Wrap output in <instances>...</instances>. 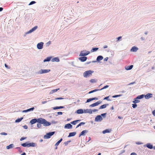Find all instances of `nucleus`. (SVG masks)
<instances>
[{"label": "nucleus", "instance_id": "nucleus-7", "mask_svg": "<svg viewBox=\"0 0 155 155\" xmlns=\"http://www.w3.org/2000/svg\"><path fill=\"white\" fill-rule=\"evenodd\" d=\"M50 71V69H41L38 72L39 74H42L44 73H46L49 72Z\"/></svg>", "mask_w": 155, "mask_h": 155}, {"label": "nucleus", "instance_id": "nucleus-59", "mask_svg": "<svg viewBox=\"0 0 155 155\" xmlns=\"http://www.w3.org/2000/svg\"><path fill=\"white\" fill-rule=\"evenodd\" d=\"M63 99V98H62V97H58V98H56L55 99V100H61V99Z\"/></svg>", "mask_w": 155, "mask_h": 155}, {"label": "nucleus", "instance_id": "nucleus-18", "mask_svg": "<svg viewBox=\"0 0 155 155\" xmlns=\"http://www.w3.org/2000/svg\"><path fill=\"white\" fill-rule=\"evenodd\" d=\"M144 146H146L148 148L150 149H152V148L153 149V145H151L150 143H147Z\"/></svg>", "mask_w": 155, "mask_h": 155}, {"label": "nucleus", "instance_id": "nucleus-32", "mask_svg": "<svg viewBox=\"0 0 155 155\" xmlns=\"http://www.w3.org/2000/svg\"><path fill=\"white\" fill-rule=\"evenodd\" d=\"M64 108L63 106H59V107L57 106V107H53V108L54 110H56V109H62V108Z\"/></svg>", "mask_w": 155, "mask_h": 155}, {"label": "nucleus", "instance_id": "nucleus-15", "mask_svg": "<svg viewBox=\"0 0 155 155\" xmlns=\"http://www.w3.org/2000/svg\"><path fill=\"white\" fill-rule=\"evenodd\" d=\"M28 146L29 147H37V144L36 143H28Z\"/></svg>", "mask_w": 155, "mask_h": 155}, {"label": "nucleus", "instance_id": "nucleus-43", "mask_svg": "<svg viewBox=\"0 0 155 155\" xmlns=\"http://www.w3.org/2000/svg\"><path fill=\"white\" fill-rule=\"evenodd\" d=\"M41 124H40L39 123L37 124V126L38 128H40L41 127Z\"/></svg>", "mask_w": 155, "mask_h": 155}, {"label": "nucleus", "instance_id": "nucleus-6", "mask_svg": "<svg viewBox=\"0 0 155 155\" xmlns=\"http://www.w3.org/2000/svg\"><path fill=\"white\" fill-rule=\"evenodd\" d=\"M37 28H38L37 26H35L32 29H30L29 31L25 32L24 35V36H25L29 34H30V33H32L33 31H35L36 30Z\"/></svg>", "mask_w": 155, "mask_h": 155}, {"label": "nucleus", "instance_id": "nucleus-2", "mask_svg": "<svg viewBox=\"0 0 155 155\" xmlns=\"http://www.w3.org/2000/svg\"><path fill=\"white\" fill-rule=\"evenodd\" d=\"M94 72L93 71L89 70L84 72L83 73V76L85 78H87L91 75Z\"/></svg>", "mask_w": 155, "mask_h": 155}, {"label": "nucleus", "instance_id": "nucleus-3", "mask_svg": "<svg viewBox=\"0 0 155 155\" xmlns=\"http://www.w3.org/2000/svg\"><path fill=\"white\" fill-rule=\"evenodd\" d=\"M55 133L54 131L49 132L47 133L44 136V138L45 139H48L50 138Z\"/></svg>", "mask_w": 155, "mask_h": 155}, {"label": "nucleus", "instance_id": "nucleus-45", "mask_svg": "<svg viewBox=\"0 0 155 155\" xmlns=\"http://www.w3.org/2000/svg\"><path fill=\"white\" fill-rule=\"evenodd\" d=\"M109 97V96H107V97H106L104 99V100H106L108 101H111V100L108 99Z\"/></svg>", "mask_w": 155, "mask_h": 155}, {"label": "nucleus", "instance_id": "nucleus-42", "mask_svg": "<svg viewBox=\"0 0 155 155\" xmlns=\"http://www.w3.org/2000/svg\"><path fill=\"white\" fill-rule=\"evenodd\" d=\"M51 43V41H49L48 42H47L46 44V46L48 47L49 46V45H50Z\"/></svg>", "mask_w": 155, "mask_h": 155}, {"label": "nucleus", "instance_id": "nucleus-63", "mask_svg": "<svg viewBox=\"0 0 155 155\" xmlns=\"http://www.w3.org/2000/svg\"><path fill=\"white\" fill-rule=\"evenodd\" d=\"M130 155H137V154L135 153H132L130 154Z\"/></svg>", "mask_w": 155, "mask_h": 155}, {"label": "nucleus", "instance_id": "nucleus-48", "mask_svg": "<svg viewBox=\"0 0 155 155\" xmlns=\"http://www.w3.org/2000/svg\"><path fill=\"white\" fill-rule=\"evenodd\" d=\"M136 144H137V145H140V144H143V143H141V142H136Z\"/></svg>", "mask_w": 155, "mask_h": 155}, {"label": "nucleus", "instance_id": "nucleus-41", "mask_svg": "<svg viewBox=\"0 0 155 155\" xmlns=\"http://www.w3.org/2000/svg\"><path fill=\"white\" fill-rule=\"evenodd\" d=\"M108 87H109V86L108 85H106L105 86H104L102 88H101V89H99V91H101V90H102L103 89L107 88H108Z\"/></svg>", "mask_w": 155, "mask_h": 155}, {"label": "nucleus", "instance_id": "nucleus-60", "mask_svg": "<svg viewBox=\"0 0 155 155\" xmlns=\"http://www.w3.org/2000/svg\"><path fill=\"white\" fill-rule=\"evenodd\" d=\"M57 114L58 115H62V112H58Z\"/></svg>", "mask_w": 155, "mask_h": 155}, {"label": "nucleus", "instance_id": "nucleus-12", "mask_svg": "<svg viewBox=\"0 0 155 155\" xmlns=\"http://www.w3.org/2000/svg\"><path fill=\"white\" fill-rule=\"evenodd\" d=\"M82 57H80L78 58V59L81 62H84L87 59V57L84 56H82Z\"/></svg>", "mask_w": 155, "mask_h": 155}, {"label": "nucleus", "instance_id": "nucleus-17", "mask_svg": "<svg viewBox=\"0 0 155 155\" xmlns=\"http://www.w3.org/2000/svg\"><path fill=\"white\" fill-rule=\"evenodd\" d=\"M51 61L52 62H59L60 61V60H59V58L58 57H55V58H52L51 59Z\"/></svg>", "mask_w": 155, "mask_h": 155}, {"label": "nucleus", "instance_id": "nucleus-49", "mask_svg": "<svg viewBox=\"0 0 155 155\" xmlns=\"http://www.w3.org/2000/svg\"><path fill=\"white\" fill-rule=\"evenodd\" d=\"M91 101H92L91 98H89V99H88L87 100V101L86 103H88V102H89Z\"/></svg>", "mask_w": 155, "mask_h": 155}, {"label": "nucleus", "instance_id": "nucleus-58", "mask_svg": "<svg viewBox=\"0 0 155 155\" xmlns=\"http://www.w3.org/2000/svg\"><path fill=\"white\" fill-rule=\"evenodd\" d=\"M108 59V57H107L104 59V61H107Z\"/></svg>", "mask_w": 155, "mask_h": 155}, {"label": "nucleus", "instance_id": "nucleus-44", "mask_svg": "<svg viewBox=\"0 0 155 155\" xmlns=\"http://www.w3.org/2000/svg\"><path fill=\"white\" fill-rule=\"evenodd\" d=\"M36 3V2L34 1H32L29 4V5H32L33 4H34Z\"/></svg>", "mask_w": 155, "mask_h": 155}, {"label": "nucleus", "instance_id": "nucleus-5", "mask_svg": "<svg viewBox=\"0 0 155 155\" xmlns=\"http://www.w3.org/2000/svg\"><path fill=\"white\" fill-rule=\"evenodd\" d=\"M41 118L38 119L34 118L32 119L30 122V123L31 124H33L36 122L40 123Z\"/></svg>", "mask_w": 155, "mask_h": 155}, {"label": "nucleus", "instance_id": "nucleus-52", "mask_svg": "<svg viewBox=\"0 0 155 155\" xmlns=\"http://www.w3.org/2000/svg\"><path fill=\"white\" fill-rule=\"evenodd\" d=\"M71 141L70 140H69V141H67V142L64 143L65 144V145H67L68 144V143L70 142Z\"/></svg>", "mask_w": 155, "mask_h": 155}, {"label": "nucleus", "instance_id": "nucleus-40", "mask_svg": "<svg viewBox=\"0 0 155 155\" xmlns=\"http://www.w3.org/2000/svg\"><path fill=\"white\" fill-rule=\"evenodd\" d=\"M122 96V95L121 94H119V95H114L112 96L113 98H116L118 97H120Z\"/></svg>", "mask_w": 155, "mask_h": 155}, {"label": "nucleus", "instance_id": "nucleus-9", "mask_svg": "<svg viewBox=\"0 0 155 155\" xmlns=\"http://www.w3.org/2000/svg\"><path fill=\"white\" fill-rule=\"evenodd\" d=\"M44 44V43L42 42L38 43L37 45V47L38 49L39 50L42 49L43 48Z\"/></svg>", "mask_w": 155, "mask_h": 155}, {"label": "nucleus", "instance_id": "nucleus-34", "mask_svg": "<svg viewBox=\"0 0 155 155\" xmlns=\"http://www.w3.org/2000/svg\"><path fill=\"white\" fill-rule=\"evenodd\" d=\"M98 105L97 103L96 102V103H95L92 104L90 105L89 106V107H95L96 106H97Z\"/></svg>", "mask_w": 155, "mask_h": 155}, {"label": "nucleus", "instance_id": "nucleus-21", "mask_svg": "<svg viewBox=\"0 0 155 155\" xmlns=\"http://www.w3.org/2000/svg\"><path fill=\"white\" fill-rule=\"evenodd\" d=\"M76 134V132H73L70 133L68 136V137H70L74 136Z\"/></svg>", "mask_w": 155, "mask_h": 155}, {"label": "nucleus", "instance_id": "nucleus-53", "mask_svg": "<svg viewBox=\"0 0 155 155\" xmlns=\"http://www.w3.org/2000/svg\"><path fill=\"white\" fill-rule=\"evenodd\" d=\"M26 137H22L21 138V139H20V141H22L24 140H25L26 139Z\"/></svg>", "mask_w": 155, "mask_h": 155}, {"label": "nucleus", "instance_id": "nucleus-10", "mask_svg": "<svg viewBox=\"0 0 155 155\" xmlns=\"http://www.w3.org/2000/svg\"><path fill=\"white\" fill-rule=\"evenodd\" d=\"M138 50L137 47L135 46H133L130 50L131 52H136Z\"/></svg>", "mask_w": 155, "mask_h": 155}, {"label": "nucleus", "instance_id": "nucleus-16", "mask_svg": "<svg viewBox=\"0 0 155 155\" xmlns=\"http://www.w3.org/2000/svg\"><path fill=\"white\" fill-rule=\"evenodd\" d=\"M88 132V131L87 130H84L82 131L81 133L80 134L79 137H81V136H84L85 135V134Z\"/></svg>", "mask_w": 155, "mask_h": 155}, {"label": "nucleus", "instance_id": "nucleus-35", "mask_svg": "<svg viewBox=\"0 0 155 155\" xmlns=\"http://www.w3.org/2000/svg\"><path fill=\"white\" fill-rule=\"evenodd\" d=\"M98 48H93L91 51V52H94L97 51L98 49Z\"/></svg>", "mask_w": 155, "mask_h": 155}, {"label": "nucleus", "instance_id": "nucleus-13", "mask_svg": "<svg viewBox=\"0 0 155 155\" xmlns=\"http://www.w3.org/2000/svg\"><path fill=\"white\" fill-rule=\"evenodd\" d=\"M153 94H152L148 93L144 96V97L146 99H149L150 98L152 97Z\"/></svg>", "mask_w": 155, "mask_h": 155}, {"label": "nucleus", "instance_id": "nucleus-39", "mask_svg": "<svg viewBox=\"0 0 155 155\" xmlns=\"http://www.w3.org/2000/svg\"><path fill=\"white\" fill-rule=\"evenodd\" d=\"M85 124V123L84 122H81L79 124H78L76 127V128H77L78 127H79V126H81V125H83V124Z\"/></svg>", "mask_w": 155, "mask_h": 155}, {"label": "nucleus", "instance_id": "nucleus-50", "mask_svg": "<svg viewBox=\"0 0 155 155\" xmlns=\"http://www.w3.org/2000/svg\"><path fill=\"white\" fill-rule=\"evenodd\" d=\"M90 82L91 83H95L96 82V81H95V80L94 79H92L90 80Z\"/></svg>", "mask_w": 155, "mask_h": 155}, {"label": "nucleus", "instance_id": "nucleus-14", "mask_svg": "<svg viewBox=\"0 0 155 155\" xmlns=\"http://www.w3.org/2000/svg\"><path fill=\"white\" fill-rule=\"evenodd\" d=\"M72 127V126L70 124H68L65 125L64 128L71 129Z\"/></svg>", "mask_w": 155, "mask_h": 155}, {"label": "nucleus", "instance_id": "nucleus-20", "mask_svg": "<svg viewBox=\"0 0 155 155\" xmlns=\"http://www.w3.org/2000/svg\"><path fill=\"white\" fill-rule=\"evenodd\" d=\"M103 58V57L101 55L98 56H97L96 60L97 61H100L102 60Z\"/></svg>", "mask_w": 155, "mask_h": 155}, {"label": "nucleus", "instance_id": "nucleus-64", "mask_svg": "<svg viewBox=\"0 0 155 155\" xmlns=\"http://www.w3.org/2000/svg\"><path fill=\"white\" fill-rule=\"evenodd\" d=\"M26 155V153H25L24 152V153H22L21 155Z\"/></svg>", "mask_w": 155, "mask_h": 155}, {"label": "nucleus", "instance_id": "nucleus-25", "mask_svg": "<svg viewBox=\"0 0 155 155\" xmlns=\"http://www.w3.org/2000/svg\"><path fill=\"white\" fill-rule=\"evenodd\" d=\"M111 130H109L108 129H106L105 130H104L102 131V133L104 134L107 133H109L110 132Z\"/></svg>", "mask_w": 155, "mask_h": 155}, {"label": "nucleus", "instance_id": "nucleus-33", "mask_svg": "<svg viewBox=\"0 0 155 155\" xmlns=\"http://www.w3.org/2000/svg\"><path fill=\"white\" fill-rule=\"evenodd\" d=\"M81 120H74V121H72L71 122V123L73 125H75L77 123L78 121H79Z\"/></svg>", "mask_w": 155, "mask_h": 155}, {"label": "nucleus", "instance_id": "nucleus-36", "mask_svg": "<svg viewBox=\"0 0 155 155\" xmlns=\"http://www.w3.org/2000/svg\"><path fill=\"white\" fill-rule=\"evenodd\" d=\"M99 91V89H94V90H93L92 91H89L88 93V94H91L92 93H93V92H96V91Z\"/></svg>", "mask_w": 155, "mask_h": 155}, {"label": "nucleus", "instance_id": "nucleus-23", "mask_svg": "<svg viewBox=\"0 0 155 155\" xmlns=\"http://www.w3.org/2000/svg\"><path fill=\"white\" fill-rule=\"evenodd\" d=\"M84 112L83 109H80L77 110L76 113L78 114H82Z\"/></svg>", "mask_w": 155, "mask_h": 155}, {"label": "nucleus", "instance_id": "nucleus-27", "mask_svg": "<svg viewBox=\"0 0 155 155\" xmlns=\"http://www.w3.org/2000/svg\"><path fill=\"white\" fill-rule=\"evenodd\" d=\"M108 105V104H104L102 105L99 108V109H104Z\"/></svg>", "mask_w": 155, "mask_h": 155}, {"label": "nucleus", "instance_id": "nucleus-28", "mask_svg": "<svg viewBox=\"0 0 155 155\" xmlns=\"http://www.w3.org/2000/svg\"><path fill=\"white\" fill-rule=\"evenodd\" d=\"M59 88H57L56 89H55L53 90H51L50 92V94H53L54 93H55V92L57 91H58L59 90Z\"/></svg>", "mask_w": 155, "mask_h": 155}, {"label": "nucleus", "instance_id": "nucleus-47", "mask_svg": "<svg viewBox=\"0 0 155 155\" xmlns=\"http://www.w3.org/2000/svg\"><path fill=\"white\" fill-rule=\"evenodd\" d=\"M0 134L1 135H7V134L5 132H2L0 133Z\"/></svg>", "mask_w": 155, "mask_h": 155}, {"label": "nucleus", "instance_id": "nucleus-62", "mask_svg": "<svg viewBox=\"0 0 155 155\" xmlns=\"http://www.w3.org/2000/svg\"><path fill=\"white\" fill-rule=\"evenodd\" d=\"M152 114L154 116H155V110L153 111Z\"/></svg>", "mask_w": 155, "mask_h": 155}, {"label": "nucleus", "instance_id": "nucleus-31", "mask_svg": "<svg viewBox=\"0 0 155 155\" xmlns=\"http://www.w3.org/2000/svg\"><path fill=\"white\" fill-rule=\"evenodd\" d=\"M21 145L23 147H29L28 143L27 142L22 143L21 144Z\"/></svg>", "mask_w": 155, "mask_h": 155}, {"label": "nucleus", "instance_id": "nucleus-24", "mask_svg": "<svg viewBox=\"0 0 155 155\" xmlns=\"http://www.w3.org/2000/svg\"><path fill=\"white\" fill-rule=\"evenodd\" d=\"M52 58V57H47L44 60V62H45L46 61H49L51 60Z\"/></svg>", "mask_w": 155, "mask_h": 155}, {"label": "nucleus", "instance_id": "nucleus-19", "mask_svg": "<svg viewBox=\"0 0 155 155\" xmlns=\"http://www.w3.org/2000/svg\"><path fill=\"white\" fill-rule=\"evenodd\" d=\"M84 112L85 113H89L90 114H92V110L91 109H87L84 110Z\"/></svg>", "mask_w": 155, "mask_h": 155}, {"label": "nucleus", "instance_id": "nucleus-37", "mask_svg": "<svg viewBox=\"0 0 155 155\" xmlns=\"http://www.w3.org/2000/svg\"><path fill=\"white\" fill-rule=\"evenodd\" d=\"M23 119V117H21L20 118H18L15 121V123H19Z\"/></svg>", "mask_w": 155, "mask_h": 155}, {"label": "nucleus", "instance_id": "nucleus-11", "mask_svg": "<svg viewBox=\"0 0 155 155\" xmlns=\"http://www.w3.org/2000/svg\"><path fill=\"white\" fill-rule=\"evenodd\" d=\"M34 109H35V108L34 107H32L31 108L28 109L27 110H22V113H27V112H29L30 111H32L34 110Z\"/></svg>", "mask_w": 155, "mask_h": 155}, {"label": "nucleus", "instance_id": "nucleus-38", "mask_svg": "<svg viewBox=\"0 0 155 155\" xmlns=\"http://www.w3.org/2000/svg\"><path fill=\"white\" fill-rule=\"evenodd\" d=\"M140 102V101L138 99H136V98L134 99V100L133 101V102L134 104L139 103Z\"/></svg>", "mask_w": 155, "mask_h": 155}, {"label": "nucleus", "instance_id": "nucleus-1", "mask_svg": "<svg viewBox=\"0 0 155 155\" xmlns=\"http://www.w3.org/2000/svg\"><path fill=\"white\" fill-rule=\"evenodd\" d=\"M43 124V126L45 127H47L50 125L51 123L46 120L45 119L41 117L40 123Z\"/></svg>", "mask_w": 155, "mask_h": 155}, {"label": "nucleus", "instance_id": "nucleus-26", "mask_svg": "<svg viewBox=\"0 0 155 155\" xmlns=\"http://www.w3.org/2000/svg\"><path fill=\"white\" fill-rule=\"evenodd\" d=\"M133 66L131 65L130 66H128L125 68V69L127 70H130L131 69L133 68Z\"/></svg>", "mask_w": 155, "mask_h": 155}, {"label": "nucleus", "instance_id": "nucleus-56", "mask_svg": "<svg viewBox=\"0 0 155 155\" xmlns=\"http://www.w3.org/2000/svg\"><path fill=\"white\" fill-rule=\"evenodd\" d=\"M23 127L25 129H27L28 128V126L26 125H25Z\"/></svg>", "mask_w": 155, "mask_h": 155}, {"label": "nucleus", "instance_id": "nucleus-30", "mask_svg": "<svg viewBox=\"0 0 155 155\" xmlns=\"http://www.w3.org/2000/svg\"><path fill=\"white\" fill-rule=\"evenodd\" d=\"M62 139L61 138L59 140H58L55 144V147H57L58 146L59 144L62 141Z\"/></svg>", "mask_w": 155, "mask_h": 155}, {"label": "nucleus", "instance_id": "nucleus-57", "mask_svg": "<svg viewBox=\"0 0 155 155\" xmlns=\"http://www.w3.org/2000/svg\"><path fill=\"white\" fill-rule=\"evenodd\" d=\"M92 99V101H93L95 100H97L98 99V98H97V97H94L92 98H91Z\"/></svg>", "mask_w": 155, "mask_h": 155}, {"label": "nucleus", "instance_id": "nucleus-8", "mask_svg": "<svg viewBox=\"0 0 155 155\" xmlns=\"http://www.w3.org/2000/svg\"><path fill=\"white\" fill-rule=\"evenodd\" d=\"M103 120V118L100 115L97 116L95 118V121L96 122H101Z\"/></svg>", "mask_w": 155, "mask_h": 155}, {"label": "nucleus", "instance_id": "nucleus-22", "mask_svg": "<svg viewBox=\"0 0 155 155\" xmlns=\"http://www.w3.org/2000/svg\"><path fill=\"white\" fill-rule=\"evenodd\" d=\"M14 147V145L13 144H11L8 146H7L6 148L7 149H10Z\"/></svg>", "mask_w": 155, "mask_h": 155}, {"label": "nucleus", "instance_id": "nucleus-29", "mask_svg": "<svg viewBox=\"0 0 155 155\" xmlns=\"http://www.w3.org/2000/svg\"><path fill=\"white\" fill-rule=\"evenodd\" d=\"M144 97V95L143 94H142L140 95H139L136 98V99H140L143 98Z\"/></svg>", "mask_w": 155, "mask_h": 155}, {"label": "nucleus", "instance_id": "nucleus-46", "mask_svg": "<svg viewBox=\"0 0 155 155\" xmlns=\"http://www.w3.org/2000/svg\"><path fill=\"white\" fill-rule=\"evenodd\" d=\"M132 105V107L134 108H136L137 107V105L135 104H133Z\"/></svg>", "mask_w": 155, "mask_h": 155}, {"label": "nucleus", "instance_id": "nucleus-51", "mask_svg": "<svg viewBox=\"0 0 155 155\" xmlns=\"http://www.w3.org/2000/svg\"><path fill=\"white\" fill-rule=\"evenodd\" d=\"M106 115V113H104L101 114V116L103 117L104 118L105 117Z\"/></svg>", "mask_w": 155, "mask_h": 155}, {"label": "nucleus", "instance_id": "nucleus-4", "mask_svg": "<svg viewBox=\"0 0 155 155\" xmlns=\"http://www.w3.org/2000/svg\"><path fill=\"white\" fill-rule=\"evenodd\" d=\"M90 53V52L89 51L86 50H83L81 52L79 56H85L87 55Z\"/></svg>", "mask_w": 155, "mask_h": 155}, {"label": "nucleus", "instance_id": "nucleus-54", "mask_svg": "<svg viewBox=\"0 0 155 155\" xmlns=\"http://www.w3.org/2000/svg\"><path fill=\"white\" fill-rule=\"evenodd\" d=\"M98 110L96 109L93 110H92V113L93 112H95L96 111H98Z\"/></svg>", "mask_w": 155, "mask_h": 155}, {"label": "nucleus", "instance_id": "nucleus-55", "mask_svg": "<svg viewBox=\"0 0 155 155\" xmlns=\"http://www.w3.org/2000/svg\"><path fill=\"white\" fill-rule=\"evenodd\" d=\"M96 103H97L98 105L99 104H101L102 103V102L101 101H97V102H96Z\"/></svg>", "mask_w": 155, "mask_h": 155}, {"label": "nucleus", "instance_id": "nucleus-61", "mask_svg": "<svg viewBox=\"0 0 155 155\" xmlns=\"http://www.w3.org/2000/svg\"><path fill=\"white\" fill-rule=\"evenodd\" d=\"M121 37L120 36L117 38V41H119L120 39L121 38Z\"/></svg>", "mask_w": 155, "mask_h": 155}]
</instances>
